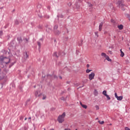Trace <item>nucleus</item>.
I'll return each mask as SVG.
<instances>
[{"label": "nucleus", "instance_id": "1", "mask_svg": "<svg viewBox=\"0 0 130 130\" xmlns=\"http://www.w3.org/2000/svg\"><path fill=\"white\" fill-rule=\"evenodd\" d=\"M1 67L2 68H7L11 63V59L4 56H0Z\"/></svg>", "mask_w": 130, "mask_h": 130}, {"label": "nucleus", "instance_id": "2", "mask_svg": "<svg viewBox=\"0 0 130 130\" xmlns=\"http://www.w3.org/2000/svg\"><path fill=\"white\" fill-rule=\"evenodd\" d=\"M64 117H66V113L64 112L62 115H59L57 118L59 123H62L64 121Z\"/></svg>", "mask_w": 130, "mask_h": 130}, {"label": "nucleus", "instance_id": "3", "mask_svg": "<svg viewBox=\"0 0 130 130\" xmlns=\"http://www.w3.org/2000/svg\"><path fill=\"white\" fill-rule=\"evenodd\" d=\"M95 77V73L93 72H91L88 76V79L89 81H92V80L94 79Z\"/></svg>", "mask_w": 130, "mask_h": 130}, {"label": "nucleus", "instance_id": "4", "mask_svg": "<svg viewBox=\"0 0 130 130\" xmlns=\"http://www.w3.org/2000/svg\"><path fill=\"white\" fill-rule=\"evenodd\" d=\"M58 28V26L57 25H55L54 27V31L55 34H59L60 33V31L57 30Z\"/></svg>", "mask_w": 130, "mask_h": 130}, {"label": "nucleus", "instance_id": "5", "mask_svg": "<svg viewBox=\"0 0 130 130\" xmlns=\"http://www.w3.org/2000/svg\"><path fill=\"white\" fill-rule=\"evenodd\" d=\"M118 4L119 6V8H120V9H121L123 10H124V9H122V8H123V7H124V5H123V4H122V3H121V2L120 1L118 2Z\"/></svg>", "mask_w": 130, "mask_h": 130}, {"label": "nucleus", "instance_id": "6", "mask_svg": "<svg viewBox=\"0 0 130 130\" xmlns=\"http://www.w3.org/2000/svg\"><path fill=\"white\" fill-rule=\"evenodd\" d=\"M6 79H7V76L6 75V74H5L3 76H2V75L0 76V80H4L5 81H6Z\"/></svg>", "mask_w": 130, "mask_h": 130}, {"label": "nucleus", "instance_id": "7", "mask_svg": "<svg viewBox=\"0 0 130 130\" xmlns=\"http://www.w3.org/2000/svg\"><path fill=\"white\" fill-rule=\"evenodd\" d=\"M53 56H54L55 57H58L59 56V54H57V53L56 52H55L53 54Z\"/></svg>", "mask_w": 130, "mask_h": 130}, {"label": "nucleus", "instance_id": "8", "mask_svg": "<svg viewBox=\"0 0 130 130\" xmlns=\"http://www.w3.org/2000/svg\"><path fill=\"white\" fill-rule=\"evenodd\" d=\"M103 26V22H101L99 25V31H101L102 30Z\"/></svg>", "mask_w": 130, "mask_h": 130}, {"label": "nucleus", "instance_id": "9", "mask_svg": "<svg viewBox=\"0 0 130 130\" xmlns=\"http://www.w3.org/2000/svg\"><path fill=\"white\" fill-rule=\"evenodd\" d=\"M80 104L83 108H84L85 109H87V105H83L81 102L80 103Z\"/></svg>", "mask_w": 130, "mask_h": 130}, {"label": "nucleus", "instance_id": "10", "mask_svg": "<svg viewBox=\"0 0 130 130\" xmlns=\"http://www.w3.org/2000/svg\"><path fill=\"white\" fill-rule=\"evenodd\" d=\"M117 27H118L119 30H122L123 29V25L122 24L118 25Z\"/></svg>", "mask_w": 130, "mask_h": 130}, {"label": "nucleus", "instance_id": "11", "mask_svg": "<svg viewBox=\"0 0 130 130\" xmlns=\"http://www.w3.org/2000/svg\"><path fill=\"white\" fill-rule=\"evenodd\" d=\"M28 54H27V52H25L24 53V59H27L28 58Z\"/></svg>", "mask_w": 130, "mask_h": 130}, {"label": "nucleus", "instance_id": "12", "mask_svg": "<svg viewBox=\"0 0 130 130\" xmlns=\"http://www.w3.org/2000/svg\"><path fill=\"white\" fill-rule=\"evenodd\" d=\"M35 95L36 97H39V96H40L41 94L40 92H38V91H36L35 92Z\"/></svg>", "mask_w": 130, "mask_h": 130}, {"label": "nucleus", "instance_id": "13", "mask_svg": "<svg viewBox=\"0 0 130 130\" xmlns=\"http://www.w3.org/2000/svg\"><path fill=\"white\" fill-rule=\"evenodd\" d=\"M123 97L122 96H118L117 98V100H118V101H121V100L123 99Z\"/></svg>", "mask_w": 130, "mask_h": 130}, {"label": "nucleus", "instance_id": "14", "mask_svg": "<svg viewBox=\"0 0 130 130\" xmlns=\"http://www.w3.org/2000/svg\"><path fill=\"white\" fill-rule=\"evenodd\" d=\"M106 59H107V60H108V61H111V59H110V58H109V56H108V55H107L106 57Z\"/></svg>", "mask_w": 130, "mask_h": 130}, {"label": "nucleus", "instance_id": "15", "mask_svg": "<svg viewBox=\"0 0 130 130\" xmlns=\"http://www.w3.org/2000/svg\"><path fill=\"white\" fill-rule=\"evenodd\" d=\"M93 93H94L95 96H97L98 95V91H97V90H96V89L94 90Z\"/></svg>", "mask_w": 130, "mask_h": 130}, {"label": "nucleus", "instance_id": "16", "mask_svg": "<svg viewBox=\"0 0 130 130\" xmlns=\"http://www.w3.org/2000/svg\"><path fill=\"white\" fill-rule=\"evenodd\" d=\"M101 55H102V56H104V57H107V55H106V53H102V54H101Z\"/></svg>", "mask_w": 130, "mask_h": 130}, {"label": "nucleus", "instance_id": "17", "mask_svg": "<svg viewBox=\"0 0 130 130\" xmlns=\"http://www.w3.org/2000/svg\"><path fill=\"white\" fill-rule=\"evenodd\" d=\"M90 72H92V70H90V69H87L86 70V73L87 74H89V73H90Z\"/></svg>", "mask_w": 130, "mask_h": 130}, {"label": "nucleus", "instance_id": "18", "mask_svg": "<svg viewBox=\"0 0 130 130\" xmlns=\"http://www.w3.org/2000/svg\"><path fill=\"white\" fill-rule=\"evenodd\" d=\"M103 95H104V96H106V95H107V92L106 91V90H104L103 91Z\"/></svg>", "mask_w": 130, "mask_h": 130}, {"label": "nucleus", "instance_id": "19", "mask_svg": "<svg viewBox=\"0 0 130 130\" xmlns=\"http://www.w3.org/2000/svg\"><path fill=\"white\" fill-rule=\"evenodd\" d=\"M98 122L100 123V124H104V121H101L99 120L98 121Z\"/></svg>", "mask_w": 130, "mask_h": 130}, {"label": "nucleus", "instance_id": "20", "mask_svg": "<svg viewBox=\"0 0 130 130\" xmlns=\"http://www.w3.org/2000/svg\"><path fill=\"white\" fill-rule=\"evenodd\" d=\"M106 97H107L108 100H110L111 98H110V96H109V95H108L107 94V95H106Z\"/></svg>", "mask_w": 130, "mask_h": 130}, {"label": "nucleus", "instance_id": "21", "mask_svg": "<svg viewBox=\"0 0 130 130\" xmlns=\"http://www.w3.org/2000/svg\"><path fill=\"white\" fill-rule=\"evenodd\" d=\"M120 56H121V57H123V56H124V53H121Z\"/></svg>", "mask_w": 130, "mask_h": 130}, {"label": "nucleus", "instance_id": "22", "mask_svg": "<svg viewBox=\"0 0 130 130\" xmlns=\"http://www.w3.org/2000/svg\"><path fill=\"white\" fill-rule=\"evenodd\" d=\"M95 108L96 110H99V106H98V105L95 106Z\"/></svg>", "mask_w": 130, "mask_h": 130}, {"label": "nucleus", "instance_id": "23", "mask_svg": "<svg viewBox=\"0 0 130 130\" xmlns=\"http://www.w3.org/2000/svg\"><path fill=\"white\" fill-rule=\"evenodd\" d=\"M37 43L38 45L39 46V47H40L41 46V44L40 43V42H38Z\"/></svg>", "mask_w": 130, "mask_h": 130}, {"label": "nucleus", "instance_id": "24", "mask_svg": "<svg viewBox=\"0 0 130 130\" xmlns=\"http://www.w3.org/2000/svg\"><path fill=\"white\" fill-rule=\"evenodd\" d=\"M15 23L16 25H18V24H19V21H18V20H16Z\"/></svg>", "mask_w": 130, "mask_h": 130}, {"label": "nucleus", "instance_id": "25", "mask_svg": "<svg viewBox=\"0 0 130 130\" xmlns=\"http://www.w3.org/2000/svg\"><path fill=\"white\" fill-rule=\"evenodd\" d=\"M115 98H117V97H118V96H117V93L116 92V93H115Z\"/></svg>", "mask_w": 130, "mask_h": 130}, {"label": "nucleus", "instance_id": "26", "mask_svg": "<svg viewBox=\"0 0 130 130\" xmlns=\"http://www.w3.org/2000/svg\"><path fill=\"white\" fill-rule=\"evenodd\" d=\"M45 99H46V95H44L43 97V100H44Z\"/></svg>", "mask_w": 130, "mask_h": 130}, {"label": "nucleus", "instance_id": "27", "mask_svg": "<svg viewBox=\"0 0 130 130\" xmlns=\"http://www.w3.org/2000/svg\"><path fill=\"white\" fill-rule=\"evenodd\" d=\"M61 100L62 101H64V98H63V97H62V98H61Z\"/></svg>", "mask_w": 130, "mask_h": 130}, {"label": "nucleus", "instance_id": "28", "mask_svg": "<svg viewBox=\"0 0 130 130\" xmlns=\"http://www.w3.org/2000/svg\"><path fill=\"white\" fill-rule=\"evenodd\" d=\"M3 35V31H0V36H2Z\"/></svg>", "mask_w": 130, "mask_h": 130}, {"label": "nucleus", "instance_id": "29", "mask_svg": "<svg viewBox=\"0 0 130 130\" xmlns=\"http://www.w3.org/2000/svg\"><path fill=\"white\" fill-rule=\"evenodd\" d=\"M95 36H97V37H98V32H95Z\"/></svg>", "mask_w": 130, "mask_h": 130}, {"label": "nucleus", "instance_id": "30", "mask_svg": "<svg viewBox=\"0 0 130 130\" xmlns=\"http://www.w3.org/2000/svg\"><path fill=\"white\" fill-rule=\"evenodd\" d=\"M68 5V6H69V7H71V6H72V3H70Z\"/></svg>", "mask_w": 130, "mask_h": 130}, {"label": "nucleus", "instance_id": "31", "mask_svg": "<svg viewBox=\"0 0 130 130\" xmlns=\"http://www.w3.org/2000/svg\"><path fill=\"white\" fill-rule=\"evenodd\" d=\"M93 5L91 4H88L89 7H92Z\"/></svg>", "mask_w": 130, "mask_h": 130}, {"label": "nucleus", "instance_id": "32", "mask_svg": "<svg viewBox=\"0 0 130 130\" xmlns=\"http://www.w3.org/2000/svg\"><path fill=\"white\" fill-rule=\"evenodd\" d=\"M86 67H87V68H89V67H90V65H89V64H87L86 65Z\"/></svg>", "mask_w": 130, "mask_h": 130}, {"label": "nucleus", "instance_id": "33", "mask_svg": "<svg viewBox=\"0 0 130 130\" xmlns=\"http://www.w3.org/2000/svg\"><path fill=\"white\" fill-rule=\"evenodd\" d=\"M25 42H28V40L27 39H24Z\"/></svg>", "mask_w": 130, "mask_h": 130}, {"label": "nucleus", "instance_id": "34", "mask_svg": "<svg viewBox=\"0 0 130 130\" xmlns=\"http://www.w3.org/2000/svg\"><path fill=\"white\" fill-rule=\"evenodd\" d=\"M109 52L110 54H112V52L111 51H109Z\"/></svg>", "mask_w": 130, "mask_h": 130}, {"label": "nucleus", "instance_id": "35", "mask_svg": "<svg viewBox=\"0 0 130 130\" xmlns=\"http://www.w3.org/2000/svg\"><path fill=\"white\" fill-rule=\"evenodd\" d=\"M107 33H108L107 31H106L104 32V34H107Z\"/></svg>", "mask_w": 130, "mask_h": 130}, {"label": "nucleus", "instance_id": "36", "mask_svg": "<svg viewBox=\"0 0 130 130\" xmlns=\"http://www.w3.org/2000/svg\"><path fill=\"white\" fill-rule=\"evenodd\" d=\"M69 29H67V33H69Z\"/></svg>", "mask_w": 130, "mask_h": 130}, {"label": "nucleus", "instance_id": "37", "mask_svg": "<svg viewBox=\"0 0 130 130\" xmlns=\"http://www.w3.org/2000/svg\"><path fill=\"white\" fill-rule=\"evenodd\" d=\"M120 52H121V53H123V52H122V51L121 50V49L120 50Z\"/></svg>", "mask_w": 130, "mask_h": 130}, {"label": "nucleus", "instance_id": "38", "mask_svg": "<svg viewBox=\"0 0 130 130\" xmlns=\"http://www.w3.org/2000/svg\"><path fill=\"white\" fill-rule=\"evenodd\" d=\"M20 119H23V117H21L20 118Z\"/></svg>", "mask_w": 130, "mask_h": 130}, {"label": "nucleus", "instance_id": "39", "mask_svg": "<svg viewBox=\"0 0 130 130\" xmlns=\"http://www.w3.org/2000/svg\"><path fill=\"white\" fill-rule=\"evenodd\" d=\"M66 130H71L70 129H66ZM76 130H78V129H76Z\"/></svg>", "mask_w": 130, "mask_h": 130}, {"label": "nucleus", "instance_id": "40", "mask_svg": "<svg viewBox=\"0 0 130 130\" xmlns=\"http://www.w3.org/2000/svg\"><path fill=\"white\" fill-rule=\"evenodd\" d=\"M59 79H62V77H61V76H59Z\"/></svg>", "mask_w": 130, "mask_h": 130}, {"label": "nucleus", "instance_id": "41", "mask_svg": "<svg viewBox=\"0 0 130 130\" xmlns=\"http://www.w3.org/2000/svg\"><path fill=\"white\" fill-rule=\"evenodd\" d=\"M24 120H27V118H25L24 119Z\"/></svg>", "mask_w": 130, "mask_h": 130}, {"label": "nucleus", "instance_id": "42", "mask_svg": "<svg viewBox=\"0 0 130 130\" xmlns=\"http://www.w3.org/2000/svg\"><path fill=\"white\" fill-rule=\"evenodd\" d=\"M11 67H12V66L9 65V68H11Z\"/></svg>", "mask_w": 130, "mask_h": 130}, {"label": "nucleus", "instance_id": "43", "mask_svg": "<svg viewBox=\"0 0 130 130\" xmlns=\"http://www.w3.org/2000/svg\"><path fill=\"white\" fill-rule=\"evenodd\" d=\"M54 78H56V76H54Z\"/></svg>", "mask_w": 130, "mask_h": 130}, {"label": "nucleus", "instance_id": "44", "mask_svg": "<svg viewBox=\"0 0 130 130\" xmlns=\"http://www.w3.org/2000/svg\"><path fill=\"white\" fill-rule=\"evenodd\" d=\"M128 20L129 21H130V17L128 18Z\"/></svg>", "mask_w": 130, "mask_h": 130}, {"label": "nucleus", "instance_id": "45", "mask_svg": "<svg viewBox=\"0 0 130 130\" xmlns=\"http://www.w3.org/2000/svg\"><path fill=\"white\" fill-rule=\"evenodd\" d=\"M28 119H31V117L28 118Z\"/></svg>", "mask_w": 130, "mask_h": 130}, {"label": "nucleus", "instance_id": "46", "mask_svg": "<svg viewBox=\"0 0 130 130\" xmlns=\"http://www.w3.org/2000/svg\"><path fill=\"white\" fill-rule=\"evenodd\" d=\"M110 125H112V124L110 123Z\"/></svg>", "mask_w": 130, "mask_h": 130}, {"label": "nucleus", "instance_id": "47", "mask_svg": "<svg viewBox=\"0 0 130 130\" xmlns=\"http://www.w3.org/2000/svg\"><path fill=\"white\" fill-rule=\"evenodd\" d=\"M69 82H67V83H68V84H69Z\"/></svg>", "mask_w": 130, "mask_h": 130}, {"label": "nucleus", "instance_id": "48", "mask_svg": "<svg viewBox=\"0 0 130 130\" xmlns=\"http://www.w3.org/2000/svg\"><path fill=\"white\" fill-rule=\"evenodd\" d=\"M13 64H12L11 66H13Z\"/></svg>", "mask_w": 130, "mask_h": 130}, {"label": "nucleus", "instance_id": "49", "mask_svg": "<svg viewBox=\"0 0 130 130\" xmlns=\"http://www.w3.org/2000/svg\"><path fill=\"white\" fill-rule=\"evenodd\" d=\"M77 9H78L79 8V7H77Z\"/></svg>", "mask_w": 130, "mask_h": 130}, {"label": "nucleus", "instance_id": "50", "mask_svg": "<svg viewBox=\"0 0 130 130\" xmlns=\"http://www.w3.org/2000/svg\"><path fill=\"white\" fill-rule=\"evenodd\" d=\"M48 77H49V75H48Z\"/></svg>", "mask_w": 130, "mask_h": 130}, {"label": "nucleus", "instance_id": "51", "mask_svg": "<svg viewBox=\"0 0 130 130\" xmlns=\"http://www.w3.org/2000/svg\"><path fill=\"white\" fill-rule=\"evenodd\" d=\"M1 70L0 69V72H1Z\"/></svg>", "mask_w": 130, "mask_h": 130}]
</instances>
